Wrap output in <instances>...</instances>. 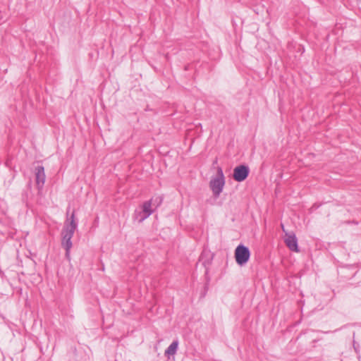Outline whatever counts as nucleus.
<instances>
[{"mask_svg": "<svg viewBox=\"0 0 361 361\" xmlns=\"http://www.w3.org/2000/svg\"><path fill=\"white\" fill-rule=\"evenodd\" d=\"M77 227L78 224L75 219L74 212H73L71 216L67 218L61 231V245L66 250V257L68 259H70V252L73 246L71 239Z\"/></svg>", "mask_w": 361, "mask_h": 361, "instance_id": "nucleus-1", "label": "nucleus"}, {"mask_svg": "<svg viewBox=\"0 0 361 361\" xmlns=\"http://www.w3.org/2000/svg\"><path fill=\"white\" fill-rule=\"evenodd\" d=\"M152 206V200L146 201L142 206V211L136 212V219H137L139 222L143 221L153 213Z\"/></svg>", "mask_w": 361, "mask_h": 361, "instance_id": "nucleus-4", "label": "nucleus"}, {"mask_svg": "<svg viewBox=\"0 0 361 361\" xmlns=\"http://www.w3.org/2000/svg\"><path fill=\"white\" fill-rule=\"evenodd\" d=\"M250 257V252L247 247L243 245H239L235 250V259L236 263L243 266L245 264Z\"/></svg>", "mask_w": 361, "mask_h": 361, "instance_id": "nucleus-3", "label": "nucleus"}, {"mask_svg": "<svg viewBox=\"0 0 361 361\" xmlns=\"http://www.w3.org/2000/svg\"><path fill=\"white\" fill-rule=\"evenodd\" d=\"M285 243L286 246L293 252H298V239L295 234H286L285 238Z\"/></svg>", "mask_w": 361, "mask_h": 361, "instance_id": "nucleus-6", "label": "nucleus"}, {"mask_svg": "<svg viewBox=\"0 0 361 361\" xmlns=\"http://www.w3.org/2000/svg\"><path fill=\"white\" fill-rule=\"evenodd\" d=\"M152 205L155 206L156 207H158L162 202L161 197H156L155 199H152Z\"/></svg>", "mask_w": 361, "mask_h": 361, "instance_id": "nucleus-9", "label": "nucleus"}, {"mask_svg": "<svg viewBox=\"0 0 361 361\" xmlns=\"http://www.w3.org/2000/svg\"><path fill=\"white\" fill-rule=\"evenodd\" d=\"M178 341L175 340L173 341L170 345L166 349L164 354L166 356H168L169 357L171 355H174L176 353V351L178 350Z\"/></svg>", "mask_w": 361, "mask_h": 361, "instance_id": "nucleus-8", "label": "nucleus"}, {"mask_svg": "<svg viewBox=\"0 0 361 361\" xmlns=\"http://www.w3.org/2000/svg\"><path fill=\"white\" fill-rule=\"evenodd\" d=\"M225 185V178L221 168L217 169V176L212 178L209 182V187L215 197H219Z\"/></svg>", "mask_w": 361, "mask_h": 361, "instance_id": "nucleus-2", "label": "nucleus"}, {"mask_svg": "<svg viewBox=\"0 0 361 361\" xmlns=\"http://www.w3.org/2000/svg\"><path fill=\"white\" fill-rule=\"evenodd\" d=\"M250 173V169L246 165H239L233 169V178L238 182L245 180Z\"/></svg>", "mask_w": 361, "mask_h": 361, "instance_id": "nucleus-5", "label": "nucleus"}, {"mask_svg": "<svg viewBox=\"0 0 361 361\" xmlns=\"http://www.w3.org/2000/svg\"><path fill=\"white\" fill-rule=\"evenodd\" d=\"M35 179L37 187L42 188L45 182L44 168L42 166L35 168Z\"/></svg>", "mask_w": 361, "mask_h": 361, "instance_id": "nucleus-7", "label": "nucleus"}]
</instances>
